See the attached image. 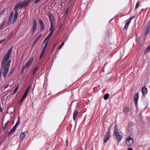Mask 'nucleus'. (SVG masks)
I'll return each instance as SVG.
<instances>
[{"mask_svg":"<svg viewBox=\"0 0 150 150\" xmlns=\"http://www.w3.org/2000/svg\"><path fill=\"white\" fill-rule=\"evenodd\" d=\"M12 48L11 47L8 51L6 54L4 56L1 62V68L4 69L3 73V76L4 77H6L9 69L11 61H8V60L9 59L11 55Z\"/></svg>","mask_w":150,"mask_h":150,"instance_id":"1","label":"nucleus"},{"mask_svg":"<svg viewBox=\"0 0 150 150\" xmlns=\"http://www.w3.org/2000/svg\"><path fill=\"white\" fill-rule=\"evenodd\" d=\"M27 5V4L26 2V0H25L23 2L20 1L18 4L16 5L14 10H17L18 8L21 9L23 7L25 8Z\"/></svg>","mask_w":150,"mask_h":150,"instance_id":"2","label":"nucleus"},{"mask_svg":"<svg viewBox=\"0 0 150 150\" xmlns=\"http://www.w3.org/2000/svg\"><path fill=\"white\" fill-rule=\"evenodd\" d=\"M115 136L116 137L117 140L118 142H120L122 139L123 138V134L121 131L114 133Z\"/></svg>","mask_w":150,"mask_h":150,"instance_id":"3","label":"nucleus"},{"mask_svg":"<svg viewBox=\"0 0 150 150\" xmlns=\"http://www.w3.org/2000/svg\"><path fill=\"white\" fill-rule=\"evenodd\" d=\"M134 142L133 139L130 136H128L126 139L125 144L127 146L132 145Z\"/></svg>","mask_w":150,"mask_h":150,"instance_id":"4","label":"nucleus"},{"mask_svg":"<svg viewBox=\"0 0 150 150\" xmlns=\"http://www.w3.org/2000/svg\"><path fill=\"white\" fill-rule=\"evenodd\" d=\"M150 29V21H149L147 25L146 28V31L145 32V33L144 34V38L143 39V42H144L145 41V40L146 38V36L147 35V34L149 33V30Z\"/></svg>","mask_w":150,"mask_h":150,"instance_id":"5","label":"nucleus"},{"mask_svg":"<svg viewBox=\"0 0 150 150\" xmlns=\"http://www.w3.org/2000/svg\"><path fill=\"white\" fill-rule=\"evenodd\" d=\"M110 126L109 127V130L106 132V134L105 136V138L104 139L103 142L104 143L106 142L109 139L110 137Z\"/></svg>","mask_w":150,"mask_h":150,"instance_id":"6","label":"nucleus"},{"mask_svg":"<svg viewBox=\"0 0 150 150\" xmlns=\"http://www.w3.org/2000/svg\"><path fill=\"white\" fill-rule=\"evenodd\" d=\"M33 26L31 30V32L32 34H33L35 32L37 25V23L35 19H33Z\"/></svg>","mask_w":150,"mask_h":150,"instance_id":"7","label":"nucleus"},{"mask_svg":"<svg viewBox=\"0 0 150 150\" xmlns=\"http://www.w3.org/2000/svg\"><path fill=\"white\" fill-rule=\"evenodd\" d=\"M48 16L49 18L51 23H54V19L52 14L50 12L48 13Z\"/></svg>","mask_w":150,"mask_h":150,"instance_id":"8","label":"nucleus"},{"mask_svg":"<svg viewBox=\"0 0 150 150\" xmlns=\"http://www.w3.org/2000/svg\"><path fill=\"white\" fill-rule=\"evenodd\" d=\"M48 16L49 18L51 23H54V19L52 14L50 12L48 13Z\"/></svg>","mask_w":150,"mask_h":150,"instance_id":"9","label":"nucleus"},{"mask_svg":"<svg viewBox=\"0 0 150 150\" xmlns=\"http://www.w3.org/2000/svg\"><path fill=\"white\" fill-rule=\"evenodd\" d=\"M39 23L40 25L41 30V31H43L44 30L45 25L42 21L41 19L39 20Z\"/></svg>","mask_w":150,"mask_h":150,"instance_id":"10","label":"nucleus"},{"mask_svg":"<svg viewBox=\"0 0 150 150\" xmlns=\"http://www.w3.org/2000/svg\"><path fill=\"white\" fill-rule=\"evenodd\" d=\"M142 92L143 95H146L147 93V88L144 86L142 88Z\"/></svg>","mask_w":150,"mask_h":150,"instance_id":"11","label":"nucleus"},{"mask_svg":"<svg viewBox=\"0 0 150 150\" xmlns=\"http://www.w3.org/2000/svg\"><path fill=\"white\" fill-rule=\"evenodd\" d=\"M50 38L48 36L45 38L44 40L43 43L44 44V45L43 47H47L48 43V40L50 39Z\"/></svg>","mask_w":150,"mask_h":150,"instance_id":"12","label":"nucleus"},{"mask_svg":"<svg viewBox=\"0 0 150 150\" xmlns=\"http://www.w3.org/2000/svg\"><path fill=\"white\" fill-rule=\"evenodd\" d=\"M33 60V57L31 58L25 65V68H27L31 64Z\"/></svg>","mask_w":150,"mask_h":150,"instance_id":"13","label":"nucleus"},{"mask_svg":"<svg viewBox=\"0 0 150 150\" xmlns=\"http://www.w3.org/2000/svg\"><path fill=\"white\" fill-rule=\"evenodd\" d=\"M14 11H16V12L14 14L13 23H14L16 21L18 15V12L17 11V10H14Z\"/></svg>","mask_w":150,"mask_h":150,"instance_id":"14","label":"nucleus"},{"mask_svg":"<svg viewBox=\"0 0 150 150\" xmlns=\"http://www.w3.org/2000/svg\"><path fill=\"white\" fill-rule=\"evenodd\" d=\"M20 122V118L19 117L18 118V120L15 124V125H14V126L13 127V128H12V129L13 130L15 131V129H16L17 126H18V124Z\"/></svg>","mask_w":150,"mask_h":150,"instance_id":"15","label":"nucleus"},{"mask_svg":"<svg viewBox=\"0 0 150 150\" xmlns=\"http://www.w3.org/2000/svg\"><path fill=\"white\" fill-rule=\"evenodd\" d=\"M78 113V110L76 109L75 110V111L74 112L73 115V119L74 120L75 119Z\"/></svg>","mask_w":150,"mask_h":150,"instance_id":"16","label":"nucleus"},{"mask_svg":"<svg viewBox=\"0 0 150 150\" xmlns=\"http://www.w3.org/2000/svg\"><path fill=\"white\" fill-rule=\"evenodd\" d=\"M46 48V47H43V48L42 50L41 51V53L40 55V59H41L42 56L44 55Z\"/></svg>","mask_w":150,"mask_h":150,"instance_id":"17","label":"nucleus"},{"mask_svg":"<svg viewBox=\"0 0 150 150\" xmlns=\"http://www.w3.org/2000/svg\"><path fill=\"white\" fill-rule=\"evenodd\" d=\"M25 132H23L21 133L20 135V137L21 140H23L24 139L25 137Z\"/></svg>","mask_w":150,"mask_h":150,"instance_id":"18","label":"nucleus"},{"mask_svg":"<svg viewBox=\"0 0 150 150\" xmlns=\"http://www.w3.org/2000/svg\"><path fill=\"white\" fill-rule=\"evenodd\" d=\"M118 127L116 124H115V125L114 127V133L118 132Z\"/></svg>","mask_w":150,"mask_h":150,"instance_id":"19","label":"nucleus"},{"mask_svg":"<svg viewBox=\"0 0 150 150\" xmlns=\"http://www.w3.org/2000/svg\"><path fill=\"white\" fill-rule=\"evenodd\" d=\"M54 26V23H51V27L50 28V30L51 32H52H52H53L54 30V29L55 27H53Z\"/></svg>","mask_w":150,"mask_h":150,"instance_id":"20","label":"nucleus"},{"mask_svg":"<svg viewBox=\"0 0 150 150\" xmlns=\"http://www.w3.org/2000/svg\"><path fill=\"white\" fill-rule=\"evenodd\" d=\"M129 111V108H128L126 107L123 110V112L125 114H127L128 113Z\"/></svg>","mask_w":150,"mask_h":150,"instance_id":"21","label":"nucleus"},{"mask_svg":"<svg viewBox=\"0 0 150 150\" xmlns=\"http://www.w3.org/2000/svg\"><path fill=\"white\" fill-rule=\"evenodd\" d=\"M134 100H137L139 98V94L138 93L135 94L134 96Z\"/></svg>","mask_w":150,"mask_h":150,"instance_id":"22","label":"nucleus"},{"mask_svg":"<svg viewBox=\"0 0 150 150\" xmlns=\"http://www.w3.org/2000/svg\"><path fill=\"white\" fill-rule=\"evenodd\" d=\"M12 19H13L12 17H9V19H8V20L7 22V24L8 25L9 24H10V23L12 21Z\"/></svg>","mask_w":150,"mask_h":150,"instance_id":"23","label":"nucleus"},{"mask_svg":"<svg viewBox=\"0 0 150 150\" xmlns=\"http://www.w3.org/2000/svg\"><path fill=\"white\" fill-rule=\"evenodd\" d=\"M109 96V94L106 93L104 96H103L104 99L105 100H106L108 98Z\"/></svg>","mask_w":150,"mask_h":150,"instance_id":"24","label":"nucleus"},{"mask_svg":"<svg viewBox=\"0 0 150 150\" xmlns=\"http://www.w3.org/2000/svg\"><path fill=\"white\" fill-rule=\"evenodd\" d=\"M150 51V47H147L144 51V54Z\"/></svg>","mask_w":150,"mask_h":150,"instance_id":"25","label":"nucleus"},{"mask_svg":"<svg viewBox=\"0 0 150 150\" xmlns=\"http://www.w3.org/2000/svg\"><path fill=\"white\" fill-rule=\"evenodd\" d=\"M13 71H14V69H13V68L10 71V72H9V74H8V76H11V75L13 73Z\"/></svg>","mask_w":150,"mask_h":150,"instance_id":"26","label":"nucleus"},{"mask_svg":"<svg viewBox=\"0 0 150 150\" xmlns=\"http://www.w3.org/2000/svg\"><path fill=\"white\" fill-rule=\"evenodd\" d=\"M18 87H17L16 88L15 90L13 91L12 93V94L13 95L18 90Z\"/></svg>","mask_w":150,"mask_h":150,"instance_id":"27","label":"nucleus"},{"mask_svg":"<svg viewBox=\"0 0 150 150\" xmlns=\"http://www.w3.org/2000/svg\"><path fill=\"white\" fill-rule=\"evenodd\" d=\"M129 22H127V23L125 24V28L126 30L128 27L129 25Z\"/></svg>","mask_w":150,"mask_h":150,"instance_id":"28","label":"nucleus"},{"mask_svg":"<svg viewBox=\"0 0 150 150\" xmlns=\"http://www.w3.org/2000/svg\"><path fill=\"white\" fill-rule=\"evenodd\" d=\"M14 131L12 129H11V130L9 132L8 134V136H9L10 135H11L10 136L13 134Z\"/></svg>","mask_w":150,"mask_h":150,"instance_id":"29","label":"nucleus"},{"mask_svg":"<svg viewBox=\"0 0 150 150\" xmlns=\"http://www.w3.org/2000/svg\"><path fill=\"white\" fill-rule=\"evenodd\" d=\"M42 36V34H40V35H39L35 39V42H37L40 38V37Z\"/></svg>","mask_w":150,"mask_h":150,"instance_id":"30","label":"nucleus"},{"mask_svg":"<svg viewBox=\"0 0 150 150\" xmlns=\"http://www.w3.org/2000/svg\"><path fill=\"white\" fill-rule=\"evenodd\" d=\"M139 4H140L139 1H138L137 2V3L136 4V6H135V9L139 7Z\"/></svg>","mask_w":150,"mask_h":150,"instance_id":"31","label":"nucleus"},{"mask_svg":"<svg viewBox=\"0 0 150 150\" xmlns=\"http://www.w3.org/2000/svg\"><path fill=\"white\" fill-rule=\"evenodd\" d=\"M6 22V21H5L0 26V30L5 25Z\"/></svg>","mask_w":150,"mask_h":150,"instance_id":"32","label":"nucleus"},{"mask_svg":"<svg viewBox=\"0 0 150 150\" xmlns=\"http://www.w3.org/2000/svg\"><path fill=\"white\" fill-rule=\"evenodd\" d=\"M38 68V67H37L35 68H34V71H33V75H34L35 74V73L36 72Z\"/></svg>","mask_w":150,"mask_h":150,"instance_id":"33","label":"nucleus"},{"mask_svg":"<svg viewBox=\"0 0 150 150\" xmlns=\"http://www.w3.org/2000/svg\"><path fill=\"white\" fill-rule=\"evenodd\" d=\"M135 39L137 42H139L140 38L139 37H138L137 36H136V37Z\"/></svg>","mask_w":150,"mask_h":150,"instance_id":"34","label":"nucleus"},{"mask_svg":"<svg viewBox=\"0 0 150 150\" xmlns=\"http://www.w3.org/2000/svg\"><path fill=\"white\" fill-rule=\"evenodd\" d=\"M26 68H25V66H24V67H23L22 70V71H21V75H23L24 72V71H25V69Z\"/></svg>","mask_w":150,"mask_h":150,"instance_id":"35","label":"nucleus"},{"mask_svg":"<svg viewBox=\"0 0 150 150\" xmlns=\"http://www.w3.org/2000/svg\"><path fill=\"white\" fill-rule=\"evenodd\" d=\"M8 123H9V121H8L5 124V125L4 126L5 127H6V128H7V127L8 126Z\"/></svg>","mask_w":150,"mask_h":150,"instance_id":"36","label":"nucleus"},{"mask_svg":"<svg viewBox=\"0 0 150 150\" xmlns=\"http://www.w3.org/2000/svg\"><path fill=\"white\" fill-rule=\"evenodd\" d=\"M26 98L24 97V96H23L22 98H21V100H20V103H21L23 101V100L25 98Z\"/></svg>","mask_w":150,"mask_h":150,"instance_id":"37","label":"nucleus"},{"mask_svg":"<svg viewBox=\"0 0 150 150\" xmlns=\"http://www.w3.org/2000/svg\"><path fill=\"white\" fill-rule=\"evenodd\" d=\"M134 100L135 105L136 106V107H137V106L138 100Z\"/></svg>","mask_w":150,"mask_h":150,"instance_id":"38","label":"nucleus"},{"mask_svg":"<svg viewBox=\"0 0 150 150\" xmlns=\"http://www.w3.org/2000/svg\"><path fill=\"white\" fill-rule=\"evenodd\" d=\"M13 11H11V12L10 15L9 17H12L13 18Z\"/></svg>","mask_w":150,"mask_h":150,"instance_id":"39","label":"nucleus"},{"mask_svg":"<svg viewBox=\"0 0 150 150\" xmlns=\"http://www.w3.org/2000/svg\"><path fill=\"white\" fill-rule=\"evenodd\" d=\"M52 32H50V34H49L48 36L50 38L52 36Z\"/></svg>","mask_w":150,"mask_h":150,"instance_id":"40","label":"nucleus"},{"mask_svg":"<svg viewBox=\"0 0 150 150\" xmlns=\"http://www.w3.org/2000/svg\"><path fill=\"white\" fill-rule=\"evenodd\" d=\"M142 111L141 110L139 113V117H140V118H142Z\"/></svg>","mask_w":150,"mask_h":150,"instance_id":"41","label":"nucleus"},{"mask_svg":"<svg viewBox=\"0 0 150 150\" xmlns=\"http://www.w3.org/2000/svg\"><path fill=\"white\" fill-rule=\"evenodd\" d=\"M127 130L128 131V132H130V127L129 126H128L127 127Z\"/></svg>","mask_w":150,"mask_h":150,"instance_id":"42","label":"nucleus"},{"mask_svg":"<svg viewBox=\"0 0 150 150\" xmlns=\"http://www.w3.org/2000/svg\"><path fill=\"white\" fill-rule=\"evenodd\" d=\"M27 93H26V92H25L23 96L26 98L27 96Z\"/></svg>","mask_w":150,"mask_h":150,"instance_id":"43","label":"nucleus"},{"mask_svg":"<svg viewBox=\"0 0 150 150\" xmlns=\"http://www.w3.org/2000/svg\"><path fill=\"white\" fill-rule=\"evenodd\" d=\"M4 12V10L3 11L0 13V18L3 15V13Z\"/></svg>","mask_w":150,"mask_h":150,"instance_id":"44","label":"nucleus"},{"mask_svg":"<svg viewBox=\"0 0 150 150\" xmlns=\"http://www.w3.org/2000/svg\"><path fill=\"white\" fill-rule=\"evenodd\" d=\"M41 0H36L35 1V3L36 4V3H38V2H39Z\"/></svg>","mask_w":150,"mask_h":150,"instance_id":"45","label":"nucleus"},{"mask_svg":"<svg viewBox=\"0 0 150 150\" xmlns=\"http://www.w3.org/2000/svg\"><path fill=\"white\" fill-rule=\"evenodd\" d=\"M62 47H58V50H56L54 53V54H56L59 50H60Z\"/></svg>","mask_w":150,"mask_h":150,"instance_id":"46","label":"nucleus"},{"mask_svg":"<svg viewBox=\"0 0 150 150\" xmlns=\"http://www.w3.org/2000/svg\"><path fill=\"white\" fill-rule=\"evenodd\" d=\"M64 44V42H63L60 45L59 47H62Z\"/></svg>","mask_w":150,"mask_h":150,"instance_id":"47","label":"nucleus"},{"mask_svg":"<svg viewBox=\"0 0 150 150\" xmlns=\"http://www.w3.org/2000/svg\"><path fill=\"white\" fill-rule=\"evenodd\" d=\"M30 0H28L27 1L26 0V2L27 5L30 2Z\"/></svg>","mask_w":150,"mask_h":150,"instance_id":"48","label":"nucleus"},{"mask_svg":"<svg viewBox=\"0 0 150 150\" xmlns=\"http://www.w3.org/2000/svg\"><path fill=\"white\" fill-rule=\"evenodd\" d=\"M4 41V39H3V40H0V44L1 43L3 42Z\"/></svg>","mask_w":150,"mask_h":150,"instance_id":"49","label":"nucleus"},{"mask_svg":"<svg viewBox=\"0 0 150 150\" xmlns=\"http://www.w3.org/2000/svg\"><path fill=\"white\" fill-rule=\"evenodd\" d=\"M9 86V85H8V84L6 85V86H5L4 88L5 89L7 88Z\"/></svg>","mask_w":150,"mask_h":150,"instance_id":"50","label":"nucleus"},{"mask_svg":"<svg viewBox=\"0 0 150 150\" xmlns=\"http://www.w3.org/2000/svg\"><path fill=\"white\" fill-rule=\"evenodd\" d=\"M68 8H67V9H66V14H67L68 13Z\"/></svg>","mask_w":150,"mask_h":150,"instance_id":"51","label":"nucleus"},{"mask_svg":"<svg viewBox=\"0 0 150 150\" xmlns=\"http://www.w3.org/2000/svg\"><path fill=\"white\" fill-rule=\"evenodd\" d=\"M6 128H7L6 127H5L4 126L3 128V131H4L5 130Z\"/></svg>","mask_w":150,"mask_h":150,"instance_id":"52","label":"nucleus"},{"mask_svg":"<svg viewBox=\"0 0 150 150\" xmlns=\"http://www.w3.org/2000/svg\"><path fill=\"white\" fill-rule=\"evenodd\" d=\"M134 16H133L131 18H130L129 19H130L131 20L134 18Z\"/></svg>","mask_w":150,"mask_h":150,"instance_id":"53","label":"nucleus"},{"mask_svg":"<svg viewBox=\"0 0 150 150\" xmlns=\"http://www.w3.org/2000/svg\"><path fill=\"white\" fill-rule=\"evenodd\" d=\"M128 150H132V149L131 148L129 147L128 148Z\"/></svg>","mask_w":150,"mask_h":150,"instance_id":"54","label":"nucleus"},{"mask_svg":"<svg viewBox=\"0 0 150 150\" xmlns=\"http://www.w3.org/2000/svg\"><path fill=\"white\" fill-rule=\"evenodd\" d=\"M131 20L130 19H129V21H127V22H129V23H130V22H131Z\"/></svg>","mask_w":150,"mask_h":150,"instance_id":"55","label":"nucleus"},{"mask_svg":"<svg viewBox=\"0 0 150 150\" xmlns=\"http://www.w3.org/2000/svg\"><path fill=\"white\" fill-rule=\"evenodd\" d=\"M66 142H67V143H67V146L68 144V139L67 140Z\"/></svg>","mask_w":150,"mask_h":150,"instance_id":"56","label":"nucleus"},{"mask_svg":"<svg viewBox=\"0 0 150 150\" xmlns=\"http://www.w3.org/2000/svg\"><path fill=\"white\" fill-rule=\"evenodd\" d=\"M29 88H30V87H28L27 89L26 90H28V91L29 90Z\"/></svg>","mask_w":150,"mask_h":150,"instance_id":"57","label":"nucleus"},{"mask_svg":"<svg viewBox=\"0 0 150 150\" xmlns=\"http://www.w3.org/2000/svg\"><path fill=\"white\" fill-rule=\"evenodd\" d=\"M28 90H26V91H25V92H26V93H28Z\"/></svg>","mask_w":150,"mask_h":150,"instance_id":"58","label":"nucleus"},{"mask_svg":"<svg viewBox=\"0 0 150 150\" xmlns=\"http://www.w3.org/2000/svg\"><path fill=\"white\" fill-rule=\"evenodd\" d=\"M149 149H150V147H148V148H147V149L149 150Z\"/></svg>","mask_w":150,"mask_h":150,"instance_id":"59","label":"nucleus"},{"mask_svg":"<svg viewBox=\"0 0 150 150\" xmlns=\"http://www.w3.org/2000/svg\"><path fill=\"white\" fill-rule=\"evenodd\" d=\"M56 46V45H55H55H54V47H55Z\"/></svg>","mask_w":150,"mask_h":150,"instance_id":"60","label":"nucleus"},{"mask_svg":"<svg viewBox=\"0 0 150 150\" xmlns=\"http://www.w3.org/2000/svg\"><path fill=\"white\" fill-rule=\"evenodd\" d=\"M148 47H150V45L148 46Z\"/></svg>","mask_w":150,"mask_h":150,"instance_id":"61","label":"nucleus"},{"mask_svg":"<svg viewBox=\"0 0 150 150\" xmlns=\"http://www.w3.org/2000/svg\"><path fill=\"white\" fill-rule=\"evenodd\" d=\"M54 47L52 50H53L54 49Z\"/></svg>","mask_w":150,"mask_h":150,"instance_id":"62","label":"nucleus"},{"mask_svg":"<svg viewBox=\"0 0 150 150\" xmlns=\"http://www.w3.org/2000/svg\"><path fill=\"white\" fill-rule=\"evenodd\" d=\"M0 110H1V108H0Z\"/></svg>","mask_w":150,"mask_h":150,"instance_id":"63","label":"nucleus"}]
</instances>
